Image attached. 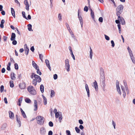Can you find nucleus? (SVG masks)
Instances as JSON below:
<instances>
[{"label":"nucleus","mask_w":135,"mask_h":135,"mask_svg":"<svg viewBox=\"0 0 135 135\" xmlns=\"http://www.w3.org/2000/svg\"><path fill=\"white\" fill-rule=\"evenodd\" d=\"M115 22L116 23L118 24H119V23H120V22L119 20L118 19V20H116L115 21Z\"/></svg>","instance_id":"62"},{"label":"nucleus","mask_w":135,"mask_h":135,"mask_svg":"<svg viewBox=\"0 0 135 135\" xmlns=\"http://www.w3.org/2000/svg\"><path fill=\"white\" fill-rule=\"evenodd\" d=\"M16 118H17L16 120H17V123L19 124V127H21V121L20 120V118H18L17 117V115H16Z\"/></svg>","instance_id":"24"},{"label":"nucleus","mask_w":135,"mask_h":135,"mask_svg":"<svg viewBox=\"0 0 135 135\" xmlns=\"http://www.w3.org/2000/svg\"><path fill=\"white\" fill-rule=\"evenodd\" d=\"M16 35L14 33H12L10 40L11 41H13L15 39Z\"/></svg>","instance_id":"18"},{"label":"nucleus","mask_w":135,"mask_h":135,"mask_svg":"<svg viewBox=\"0 0 135 135\" xmlns=\"http://www.w3.org/2000/svg\"><path fill=\"white\" fill-rule=\"evenodd\" d=\"M62 118V115H60L59 117V120L60 122H61Z\"/></svg>","instance_id":"55"},{"label":"nucleus","mask_w":135,"mask_h":135,"mask_svg":"<svg viewBox=\"0 0 135 135\" xmlns=\"http://www.w3.org/2000/svg\"><path fill=\"white\" fill-rule=\"evenodd\" d=\"M36 70H37V74L40 75H41L42 73L40 71L39 69H36Z\"/></svg>","instance_id":"48"},{"label":"nucleus","mask_w":135,"mask_h":135,"mask_svg":"<svg viewBox=\"0 0 135 135\" xmlns=\"http://www.w3.org/2000/svg\"><path fill=\"white\" fill-rule=\"evenodd\" d=\"M65 68L68 72L70 71V65L69 61L68 59H66L65 61Z\"/></svg>","instance_id":"4"},{"label":"nucleus","mask_w":135,"mask_h":135,"mask_svg":"<svg viewBox=\"0 0 135 135\" xmlns=\"http://www.w3.org/2000/svg\"><path fill=\"white\" fill-rule=\"evenodd\" d=\"M45 62L46 64V66L51 71V68L50 65L49 61L48 60L46 59L45 60Z\"/></svg>","instance_id":"16"},{"label":"nucleus","mask_w":135,"mask_h":135,"mask_svg":"<svg viewBox=\"0 0 135 135\" xmlns=\"http://www.w3.org/2000/svg\"><path fill=\"white\" fill-rule=\"evenodd\" d=\"M34 107H35L34 110L36 111L37 109V102L36 100H34Z\"/></svg>","instance_id":"19"},{"label":"nucleus","mask_w":135,"mask_h":135,"mask_svg":"<svg viewBox=\"0 0 135 135\" xmlns=\"http://www.w3.org/2000/svg\"><path fill=\"white\" fill-rule=\"evenodd\" d=\"M25 102L27 103H30L31 102V100L28 98H26L25 100Z\"/></svg>","instance_id":"39"},{"label":"nucleus","mask_w":135,"mask_h":135,"mask_svg":"<svg viewBox=\"0 0 135 135\" xmlns=\"http://www.w3.org/2000/svg\"><path fill=\"white\" fill-rule=\"evenodd\" d=\"M127 49L129 52L130 57H131L133 56H134L133 54L132 51L131 49L129 48V47H128Z\"/></svg>","instance_id":"15"},{"label":"nucleus","mask_w":135,"mask_h":135,"mask_svg":"<svg viewBox=\"0 0 135 135\" xmlns=\"http://www.w3.org/2000/svg\"><path fill=\"white\" fill-rule=\"evenodd\" d=\"M46 130L44 127H42L40 129V133L42 135H44L46 133Z\"/></svg>","instance_id":"13"},{"label":"nucleus","mask_w":135,"mask_h":135,"mask_svg":"<svg viewBox=\"0 0 135 135\" xmlns=\"http://www.w3.org/2000/svg\"><path fill=\"white\" fill-rule=\"evenodd\" d=\"M39 58L42 62L43 61L42 59L43 57V55L41 54H39Z\"/></svg>","instance_id":"43"},{"label":"nucleus","mask_w":135,"mask_h":135,"mask_svg":"<svg viewBox=\"0 0 135 135\" xmlns=\"http://www.w3.org/2000/svg\"><path fill=\"white\" fill-rule=\"evenodd\" d=\"M57 78V74H55L54 75V79L56 80Z\"/></svg>","instance_id":"57"},{"label":"nucleus","mask_w":135,"mask_h":135,"mask_svg":"<svg viewBox=\"0 0 135 135\" xmlns=\"http://www.w3.org/2000/svg\"><path fill=\"white\" fill-rule=\"evenodd\" d=\"M104 36L105 37V38L107 40H110V38L107 35H104Z\"/></svg>","instance_id":"49"},{"label":"nucleus","mask_w":135,"mask_h":135,"mask_svg":"<svg viewBox=\"0 0 135 135\" xmlns=\"http://www.w3.org/2000/svg\"><path fill=\"white\" fill-rule=\"evenodd\" d=\"M37 123L40 125H42L44 123V118L41 116H38L36 118Z\"/></svg>","instance_id":"2"},{"label":"nucleus","mask_w":135,"mask_h":135,"mask_svg":"<svg viewBox=\"0 0 135 135\" xmlns=\"http://www.w3.org/2000/svg\"><path fill=\"white\" fill-rule=\"evenodd\" d=\"M123 6L122 4L119 5L117 7L116 9V15L118 16H120V15L123 12Z\"/></svg>","instance_id":"1"},{"label":"nucleus","mask_w":135,"mask_h":135,"mask_svg":"<svg viewBox=\"0 0 135 135\" xmlns=\"http://www.w3.org/2000/svg\"><path fill=\"white\" fill-rule=\"evenodd\" d=\"M66 133L67 135H71L70 131L69 130L66 131Z\"/></svg>","instance_id":"52"},{"label":"nucleus","mask_w":135,"mask_h":135,"mask_svg":"<svg viewBox=\"0 0 135 135\" xmlns=\"http://www.w3.org/2000/svg\"><path fill=\"white\" fill-rule=\"evenodd\" d=\"M84 11H86V12H88V8L86 6H85L84 9Z\"/></svg>","instance_id":"46"},{"label":"nucleus","mask_w":135,"mask_h":135,"mask_svg":"<svg viewBox=\"0 0 135 135\" xmlns=\"http://www.w3.org/2000/svg\"><path fill=\"white\" fill-rule=\"evenodd\" d=\"M92 86L94 88L95 90L96 91H97L98 90V85L97 83L96 80H95L93 83V85Z\"/></svg>","instance_id":"8"},{"label":"nucleus","mask_w":135,"mask_h":135,"mask_svg":"<svg viewBox=\"0 0 135 135\" xmlns=\"http://www.w3.org/2000/svg\"><path fill=\"white\" fill-rule=\"evenodd\" d=\"M28 90L30 93L33 95L36 94V92L34 88L32 86H29L27 88Z\"/></svg>","instance_id":"3"},{"label":"nucleus","mask_w":135,"mask_h":135,"mask_svg":"<svg viewBox=\"0 0 135 135\" xmlns=\"http://www.w3.org/2000/svg\"><path fill=\"white\" fill-rule=\"evenodd\" d=\"M10 86L11 87L13 88L14 87L13 82L12 81H9Z\"/></svg>","instance_id":"38"},{"label":"nucleus","mask_w":135,"mask_h":135,"mask_svg":"<svg viewBox=\"0 0 135 135\" xmlns=\"http://www.w3.org/2000/svg\"><path fill=\"white\" fill-rule=\"evenodd\" d=\"M70 54L71 55V56L72 57V58H73V59L74 60H75V58L74 56V55L73 54V52H70Z\"/></svg>","instance_id":"51"},{"label":"nucleus","mask_w":135,"mask_h":135,"mask_svg":"<svg viewBox=\"0 0 135 135\" xmlns=\"http://www.w3.org/2000/svg\"><path fill=\"white\" fill-rule=\"evenodd\" d=\"M4 87L3 85H1L0 87L1 91L2 92L4 90Z\"/></svg>","instance_id":"50"},{"label":"nucleus","mask_w":135,"mask_h":135,"mask_svg":"<svg viewBox=\"0 0 135 135\" xmlns=\"http://www.w3.org/2000/svg\"><path fill=\"white\" fill-rule=\"evenodd\" d=\"M32 84L34 86H36L37 84V81L36 80H35L34 79H33L32 81Z\"/></svg>","instance_id":"37"},{"label":"nucleus","mask_w":135,"mask_h":135,"mask_svg":"<svg viewBox=\"0 0 135 135\" xmlns=\"http://www.w3.org/2000/svg\"><path fill=\"white\" fill-rule=\"evenodd\" d=\"M48 135H52V132L51 131H50L49 132Z\"/></svg>","instance_id":"63"},{"label":"nucleus","mask_w":135,"mask_h":135,"mask_svg":"<svg viewBox=\"0 0 135 135\" xmlns=\"http://www.w3.org/2000/svg\"><path fill=\"white\" fill-rule=\"evenodd\" d=\"M75 129L77 133H80V130L77 127H75Z\"/></svg>","instance_id":"40"},{"label":"nucleus","mask_w":135,"mask_h":135,"mask_svg":"<svg viewBox=\"0 0 135 135\" xmlns=\"http://www.w3.org/2000/svg\"><path fill=\"white\" fill-rule=\"evenodd\" d=\"M111 43L112 44V47H114L115 46V44L113 41L112 40L111 41Z\"/></svg>","instance_id":"56"},{"label":"nucleus","mask_w":135,"mask_h":135,"mask_svg":"<svg viewBox=\"0 0 135 135\" xmlns=\"http://www.w3.org/2000/svg\"><path fill=\"white\" fill-rule=\"evenodd\" d=\"M30 50L32 51L33 52L34 51L35 49L33 46H32L30 48Z\"/></svg>","instance_id":"64"},{"label":"nucleus","mask_w":135,"mask_h":135,"mask_svg":"<svg viewBox=\"0 0 135 135\" xmlns=\"http://www.w3.org/2000/svg\"><path fill=\"white\" fill-rule=\"evenodd\" d=\"M15 74L14 73H12L11 74V78L12 80H15L16 78L15 76Z\"/></svg>","instance_id":"33"},{"label":"nucleus","mask_w":135,"mask_h":135,"mask_svg":"<svg viewBox=\"0 0 135 135\" xmlns=\"http://www.w3.org/2000/svg\"><path fill=\"white\" fill-rule=\"evenodd\" d=\"M40 89L41 92L42 93L44 91V87L43 84H41L40 87Z\"/></svg>","instance_id":"25"},{"label":"nucleus","mask_w":135,"mask_h":135,"mask_svg":"<svg viewBox=\"0 0 135 135\" xmlns=\"http://www.w3.org/2000/svg\"><path fill=\"white\" fill-rule=\"evenodd\" d=\"M85 86L86 90L88 96V97H90V93L89 90L88 86L86 84H85Z\"/></svg>","instance_id":"14"},{"label":"nucleus","mask_w":135,"mask_h":135,"mask_svg":"<svg viewBox=\"0 0 135 135\" xmlns=\"http://www.w3.org/2000/svg\"><path fill=\"white\" fill-rule=\"evenodd\" d=\"M100 81L101 82L102 84H103V83H105V77H100Z\"/></svg>","instance_id":"28"},{"label":"nucleus","mask_w":135,"mask_h":135,"mask_svg":"<svg viewBox=\"0 0 135 135\" xmlns=\"http://www.w3.org/2000/svg\"><path fill=\"white\" fill-rule=\"evenodd\" d=\"M5 22V21L4 20H2L1 21L0 27L2 28H3L4 27L3 24Z\"/></svg>","instance_id":"26"},{"label":"nucleus","mask_w":135,"mask_h":135,"mask_svg":"<svg viewBox=\"0 0 135 135\" xmlns=\"http://www.w3.org/2000/svg\"><path fill=\"white\" fill-rule=\"evenodd\" d=\"M98 20L100 22L102 23L103 22V18L102 17H100L99 18Z\"/></svg>","instance_id":"53"},{"label":"nucleus","mask_w":135,"mask_h":135,"mask_svg":"<svg viewBox=\"0 0 135 135\" xmlns=\"http://www.w3.org/2000/svg\"><path fill=\"white\" fill-rule=\"evenodd\" d=\"M24 3L26 6V9L27 11H29V6L27 0H25L24 1Z\"/></svg>","instance_id":"7"},{"label":"nucleus","mask_w":135,"mask_h":135,"mask_svg":"<svg viewBox=\"0 0 135 135\" xmlns=\"http://www.w3.org/2000/svg\"><path fill=\"white\" fill-rule=\"evenodd\" d=\"M15 68L16 69L18 70V67L17 64L15 63L14 64Z\"/></svg>","instance_id":"44"},{"label":"nucleus","mask_w":135,"mask_h":135,"mask_svg":"<svg viewBox=\"0 0 135 135\" xmlns=\"http://www.w3.org/2000/svg\"><path fill=\"white\" fill-rule=\"evenodd\" d=\"M71 35V37L72 38H73L74 39H75V36L74 33L71 35Z\"/></svg>","instance_id":"61"},{"label":"nucleus","mask_w":135,"mask_h":135,"mask_svg":"<svg viewBox=\"0 0 135 135\" xmlns=\"http://www.w3.org/2000/svg\"><path fill=\"white\" fill-rule=\"evenodd\" d=\"M24 49L25 51V54L27 55L28 53L29 50L28 47L26 44L24 45Z\"/></svg>","instance_id":"12"},{"label":"nucleus","mask_w":135,"mask_h":135,"mask_svg":"<svg viewBox=\"0 0 135 135\" xmlns=\"http://www.w3.org/2000/svg\"><path fill=\"white\" fill-rule=\"evenodd\" d=\"M11 12L12 14V15L15 18V11L14 9L12 8H11Z\"/></svg>","instance_id":"27"},{"label":"nucleus","mask_w":135,"mask_h":135,"mask_svg":"<svg viewBox=\"0 0 135 135\" xmlns=\"http://www.w3.org/2000/svg\"><path fill=\"white\" fill-rule=\"evenodd\" d=\"M42 96L43 99V102L45 105H46L47 104V100L46 98L43 95H42Z\"/></svg>","instance_id":"20"},{"label":"nucleus","mask_w":135,"mask_h":135,"mask_svg":"<svg viewBox=\"0 0 135 135\" xmlns=\"http://www.w3.org/2000/svg\"><path fill=\"white\" fill-rule=\"evenodd\" d=\"M55 95V92L53 90H51L50 96L51 97H53Z\"/></svg>","instance_id":"34"},{"label":"nucleus","mask_w":135,"mask_h":135,"mask_svg":"<svg viewBox=\"0 0 135 135\" xmlns=\"http://www.w3.org/2000/svg\"><path fill=\"white\" fill-rule=\"evenodd\" d=\"M118 17V19L121 22V24L122 25H125V22L123 18L122 17H120V16Z\"/></svg>","instance_id":"11"},{"label":"nucleus","mask_w":135,"mask_h":135,"mask_svg":"<svg viewBox=\"0 0 135 135\" xmlns=\"http://www.w3.org/2000/svg\"><path fill=\"white\" fill-rule=\"evenodd\" d=\"M90 15L91 17L93 20H94V14L93 12H91Z\"/></svg>","instance_id":"36"},{"label":"nucleus","mask_w":135,"mask_h":135,"mask_svg":"<svg viewBox=\"0 0 135 135\" xmlns=\"http://www.w3.org/2000/svg\"><path fill=\"white\" fill-rule=\"evenodd\" d=\"M132 61V62L134 63L135 64V59L134 56L130 57Z\"/></svg>","instance_id":"42"},{"label":"nucleus","mask_w":135,"mask_h":135,"mask_svg":"<svg viewBox=\"0 0 135 135\" xmlns=\"http://www.w3.org/2000/svg\"><path fill=\"white\" fill-rule=\"evenodd\" d=\"M13 41L12 42V44L14 45H16L17 44V41L15 40L12 41Z\"/></svg>","instance_id":"54"},{"label":"nucleus","mask_w":135,"mask_h":135,"mask_svg":"<svg viewBox=\"0 0 135 135\" xmlns=\"http://www.w3.org/2000/svg\"><path fill=\"white\" fill-rule=\"evenodd\" d=\"M121 88L122 90V95L123 96L124 98H125L126 96V93L125 92V89L124 87L123 86H121Z\"/></svg>","instance_id":"9"},{"label":"nucleus","mask_w":135,"mask_h":135,"mask_svg":"<svg viewBox=\"0 0 135 135\" xmlns=\"http://www.w3.org/2000/svg\"><path fill=\"white\" fill-rule=\"evenodd\" d=\"M22 97H21L18 99V101L17 103V104L19 106H20L21 105V104L22 103Z\"/></svg>","instance_id":"22"},{"label":"nucleus","mask_w":135,"mask_h":135,"mask_svg":"<svg viewBox=\"0 0 135 135\" xmlns=\"http://www.w3.org/2000/svg\"><path fill=\"white\" fill-rule=\"evenodd\" d=\"M10 60L11 61L12 63H15L14 60L12 58H10Z\"/></svg>","instance_id":"60"},{"label":"nucleus","mask_w":135,"mask_h":135,"mask_svg":"<svg viewBox=\"0 0 135 135\" xmlns=\"http://www.w3.org/2000/svg\"><path fill=\"white\" fill-rule=\"evenodd\" d=\"M58 20L60 21H61L62 20V16L61 13L59 14L58 17Z\"/></svg>","instance_id":"32"},{"label":"nucleus","mask_w":135,"mask_h":135,"mask_svg":"<svg viewBox=\"0 0 135 135\" xmlns=\"http://www.w3.org/2000/svg\"><path fill=\"white\" fill-rule=\"evenodd\" d=\"M90 50L89 52V57L91 59H92V56L93 55V52L91 47H90Z\"/></svg>","instance_id":"23"},{"label":"nucleus","mask_w":135,"mask_h":135,"mask_svg":"<svg viewBox=\"0 0 135 135\" xmlns=\"http://www.w3.org/2000/svg\"><path fill=\"white\" fill-rule=\"evenodd\" d=\"M28 30L30 31H32V26L30 24H29L27 25Z\"/></svg>","instance_id":"30"},{"label":"nucleus","mask_w":135,"mask_h":135,"mask_svg":"<svg viewBox=\"0 0 135 135\" xmlns=\"http://www.w3.org/2000/svg\"><path fill=\"white\" fill-rule=\"evenodd\" d=\"M55 116L56 118H58L60 115H61V113L58 112L55 114Z\"/></svg>","instance_id":"31"},{"label":"nucleus","mask_w":135,"mask_h":135,"mask_svg":"<svg viewBox=\"0 0 135 135\" xmlns=\"http://www.w3.org/2000/svg\"><path fill=\"white\" fill-rule=\"evenodd\" d=\"M35 80L38 83H40L41 82V79L40 76L37 75H35Z\"/></svg>","instance_id":"10"},{"label":"nucleus","mask_w":135,"mask_h":135,"mask_svg":"<svg viewBox=\"0 0 135 135\" xmlns=\"http://www.w3.org/2000/svg\"><path fill=\"white\" fill-rule=\"evenodd\" d=\"M20 88L21 89H24L25 88V85L24 83H21L19 85Z\"/></svg>","instance_id":"29"},{"label":"nucleus","mask_w":135,"mask_h":135,"mask_svg":"<svg viewBox=\"0 0 135 135\" xmlns=\"http://www.w3.org/2000/svg\"><path fill=\"white\" fill-rule=\"evenodd\" d=\"M22 15L23 17L25 18L27 20V18L26 16L25 15V12L24 11H22Z\"/></svg>","instance_id":"41"},{"label":"nucleus","mask_w":135,"mask_h":135,"mask_svg":"<svg viewBox=\"0 0 135 135\" xmlns=\"http://www.w3.org/2000/svg\"><path fill=\"white\" fill-rule=\"evenodd\" d=\"M37 75L35 74L34 73H33L32 74L31 76V78L32 79H33L34 77L35 78V75Z\"/></svg>","instance_id":"45"},{"label":"nucleus","mask_w":135,"mask_h":135,"mask_svg":"<svg viewBox=\"0 0 135 135\" xmlns=\"http://www.w3.org/2000/svg\"><path fill=\"white\" fill-rule=\"evenodd\" d=\"M32 64L33 67L36 69H38V67L33 61L32 62Z\"/></svg>","instance_id":"21"},{"label":"nucleus","mask_w":135,"mask_h":135,"mask_svg":"<svg viewBox=\"0 0 135 135\" xmlns=\"http://www.w3.org/2000/svg\"><path fill=\"white\" fill-rule=\"evenodd\" d=\"M100 78L104 77V70L103 68L102 67H101L100 68Z\"/></svg>","instance_id":"6"},{"label":"nucleus","mask_w":135,"mask_h":135,"mask_svg":"<svg viewBox=\"0 0 135 135\" xmlns=\"http://www.w3.org/2000/svg\"><path fill=\"white\" fill-rule=\"evenodd\" d=\"M9 117L11 119H13L14 117V114L11 111L9 112Z\"/></svg>","instance_id":"17"},{"label":"nucleus","mask_w":135,"mask_h":135,"mask_svg":"<svg viewBox=\"0 0 135 135\" xmlns=\"http://www.w3.org/2000/svg\"><path fill=\"white\" fill-rule=\"evenodd\" d=\"M79 123L80 124H83V120L81 119H80L79 120Z\"/></svg>","instance_id":"59"},{"label":"nucleus","mask_w":135,"mask_h":135,"mask_svg":"<svg viewBox=\"0 0 135 135\" xmlns=\"http://www.w3.org/2000/svg\"><path fill=\"white\" fill-rule=\"evenodd\" d=\"M78 16L79 20L80 21V22L81 23V22H83V20L81 16L80 15H78Z\"/></svg>","instance_id":"35"},{"label":"nucleus","mask_w":135,"mask_h":135,"mask_svg":"<svg viewBox=\"0 0 135 135\" xmlns=\"http://www.w3.org/2000/svg\"><path fill=\"white\" fill-rule=\"evenodd\" d=\"M22 116L24 118H26V115L24 112H22Z\"/></svg>","instance_id":"58"},{"label":"nucleus","mask_w":135,"mask_h":135,"mask_svg":"<svg viewBox=\"0 0 135 135\" xmlns=\"http://www.w3.org/2000/svg\"><path fill=\"white\" fill-rule=\"evenodd\" d=\"M49 126L51 127H52L53 126V123L51 121H50L49 122Z\"/></svg>","instance_id":"47"},{"label":"nucleus","mask_w":135,"mask_h":135,"mask_svg":"<svg viewBox=\"0 0 135 135\" xmlns=\"http://www.w3.org/2000/svg\"><path fill=\"white\" fill-rule=\"evenodd\" d=\"M116 85L117 91H118V93L120 95H121V92L119 85V82L118 81H116Z\"/></svg>","instance_id":"5"}]
</instances>
